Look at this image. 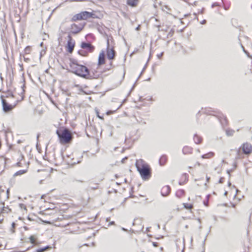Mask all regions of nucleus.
Instances as JSON below:
<instances>
[{"instance_id":"59","label":"nucleus","mask_w":252,"mask_h":252,"mask_svg":"<svg viewBox=\"0 0 252 252\" xmlns=\"http://www.w3.org/2000/svg\"><path fill=\"white\" fill-rule=\"evenodd\" d=\"M204 10V8H203V9H202V10H201V13H203Z\"/></svg>"},{"instance_id":"54","label":"nucleus","mask_w":252,"mask_h":252,"mask_svg":"<svg viewBox=\"0 0 252 252\" xmlns=\"http://www.w3.org/2000/svg\"><path fill=\"white\" fill-rule=\"evenodd\" d=\"M39 136H40V134L38 133L37 134V141H38V139H39Z\"/></svg>"},{"instance_id":"14","label":"nucleus","mask_w":252,"mask_h":252,"mask_svg":"<svg viewBox=\"0 0 252 252\" xmlns=\"http://www.w3.org/2000/svg\"><path fill=\"white\" fill-rule=\"evenodd\" d=\"M171 191V188L169 186H164L161 189V194L163 196H168Z\"/></svg>"},{"instance_id":"43","label":"nucleus","mask_w":252,"mask_h":252,"mask_svg":"<svg viewBox=\"0 0 252 252\" xmlns=\"http://www.w3.org/2000/svg\"><path fill=\"white\" fill-rule=\"evenodd\" d=\"M96 113H97V117H98L99 118H100V119H103V117H101V116H100V115H99V114H98V111H97V112H96Z\"/></svg>"},{"instance_id":"64","label":"nucleus","mask_w":252,"mask_h":252,"mask_svg":"<svg viewBox=\"0 0 252 252\" xmlns=\"http://www.w3.org/2000/svg\"><path fill=\"white\" fill-rule=\"evenodd\" d=\"M125 183H126L127 182V180L126 179H125Z\"/></svg>"},{"instance_id":"15","label":"nucleus","mask_w":252,"mask_h":252,"mask_svg":"<svg viewBox=\"0 0 252 252\" xmlns=\"http://www.w3.org/2000/svg\"><path fill=\"white\" fill-rule=\"evenodd\" d=\"M188 177L189 176L187 174L184 173L182 175L180 181H179V184L180 185H183L185 184L187 181H188Z\"/></svg>"},{"instance_id":"12","label":"nucleus","mask_w":252,"mask_h":252,"mask_svg":"<svg viewBox=\"0 0 252 252\" xmlns=\"http://www.w3.org/2000/svg\"><path fill=\"white\" fill-rule=\"evenodd\" d=\"M2 104L3 109L4 112H9L16 105L15 104L14 105L9 104L6 100L2 98Z\"/></svg>"},{"instance_id":"45","label":"nucleus","mask_w":252,"mask_h":252,"mask_svg":"<svg viewBox=\"0 0 252 252\" xmlns=\"http://www.w3.org/2000/svg\"><path fill=\"white\" fill-rule=\"evenodd\" d=\"M201 24H205L206 23V20H203L202 22L200 23Z\"/></svg>"},{"instance_id":"53","label":"nucleus","mask_w":252,"mask_h":252,"mask_svg":"<svg viewBox=\"0 0 252 252\" xmlns=\"http://www.w3.org/2000/svg\"><path fill=\"white\" fill-rule=\"evenodd\" d=\"M15 223L14 222H13L12 223V226L13 228H14L15 227Z\"/></svg>"},{"instance_id":"19","label":"nucleus","mask_w":252,"mask_h":252,"mask_svg":"<svg viewBox=\"0 0 252 252\" xmlns=\"http://www.w3.org/2000/svg\"><path fill=\"white\" fill-rule=\"evenodd\" d=\"M215 154L214 152H210L206 154H204L201 156V158H210L213 157H214Z\"/></svg>"},{"instance_id":"46","label":"nucleus","mask_w":252,"mask_h":252,"mask_svg":"<svg viewBox=\"0 0 252 252\" xmlns=\"http://www.w3.org/2000/svg\"><path fill=\"white\" fill-rule=\"evenodd\" d=\"M114 111H109L107 112V115H110V114H111L113 113Z\"/></svg>"},{"instance_id":"35","label":"nucleus","mask_w":252,"mask_h":252,"mask_svg":"<svg viewBox=\"0 0 252 252\" xmlns=\"http://www.w3.org/2000/svg\"><path fill=\"white\" fill-rule=\"evenodd\" d=\"M224 178L223 177H221L220 179V180H219V183H223L224 182Z\"/></svg>"},{"instance_id":"40","label":"nucleus","mask_w":252,"mask_h":252,"mask_svg":"<svg viewBox=\"0 0 252 252\" xmlns=\"http://www.w3.org/2000/svg\"><path fill=\"white\" fill-rule=\"evenodd\" d=\"M127 159V157H125V158H123L122 159V160L121 162H122V163H125V162L126 160Z\"/></svg>"},{"instance_id":"17","label":"nucleus","mask_w":252,"mask_h":252,"mask_svg":"<svg viewBox=\"0 0 252 252\" xmlns=\"http://www.w3.org/2000/svg\"><path fill=\"white\" fill-rule=\"evenodd\" d=\"M193 151V149L189 146H186L183 148L182 152L184 155L191 154Z\"/></svg>"},{"instance_id":"47","label":"nucleus","mask_w":252,"mask_h":252,"mask_svg":"<svg viewBox=\"0 0 252 252\" xmlns=\"http://www.w3.org/2000/svg\"><path fill=\"white\" fill-rule=\"evenodd\" d=\"M232 171V170H228L227 173L230 176V172Z\"/></svg>"},{"instance_id":"56","label":"nucleus","mask_w":252,"mask_h":252,"mask_svg":"<svg viewBox=\"0 0 252 252\" xmlns=\"http://www.w3.org/2000/svg\"><path fill=\"white\" fill-rule=\"evenodd\" d=\"M93 36V34H92L90 33V34H87L86 36H87V37H88V36Z\"/></svg>"},{"instance_id":"11","label":"nucleus","mask_w":252,"mask_h":252,"mask_svg":"<svg viewBox=\"0 0 252 252\" xmlns=\"http://www.w3.org/2000/svg\"><path fill=\"white\" fill-rule=\"evenodd\" d=\"M242 149L244 154L248 155L252 152V146L249 143H246L243 144L240 149Z\"/></svg>"},{"instance_id":"49","label":"nucleus","mask_w":252,"mask_h":252,"mask_svg":"<svg viewBox=\"0 0 252 252\" xmlns=\"http://www.w3.org/2000/svg\"><path fill=\"white\" fill-rule=\"evenodd\" d=\"M158 31H167V29H162L160 30L159 29H158Z\"/></svg>"},{"instance_id":"5","label":"nucleus","mask_w":252,"mask_h":252,"mask_svg":"<svg viewBox=\"0 0 252 252\" xmlns=\"http://www.w3.org/2000/svg\"><path fill=\"white\" fill-rule=\"evenodd\" d=\"M95 14L93 12L88 11H82L79 13L74 15L71 18V22H76L80 20H87L90 18H95Z\"/></svg>"},{"instance_id":"63","label":"nucleus","mask_w":252,"mask_h":252,"mask_svg":"<svg viewBox=\"0 0 252 252\" xmlns=\"http://www.w3.org/2000/svg\"><path fill=\"white\" fill-rule=\"evenodd\" d=\"M122 229H123V230H124V231H126V230L125 228H122Z\"/></svg>"},{"instance_id":"42","label":"nucleus","mask_w":252,"mask_h":252,"mask_svg":"<svg viewBox=\"0 0 252 252\" xmlns=\"http://www.w3.org/2000/svg\"><path fill=\"white\" fill-rule=\"evenodd\" d=\"M25 87V84H23L22 86V91H23V92L22 93H24L25 92V89H24V88Z\"/></svg>"},{"instance_id":"39","label":"nucleus","mask_w":252,"mask_h":252,"mask_svg":"<svg viewBox=\"0 0 252 252\" xmlns=\"http://www.w3.org/2000/svg\"><path fill=\"white\" fill-rule=\"evenodd\" d=\"M112 65H113V63H112V62H111L110 63L109 67H108V68H107V69H107V70H109V69H110L111 68V67H112Z\"/></svg>"},{"instance_id":"8","label":"nucleus","mask_w":252,"mask_h":252,"mask_svg":"<svg viewBox=\"0 0 252 252\" xmlns=\"http://www.w3.org/2000/svg\"><path fill=\"white\" fill-rule=\"evenodd\" d=\"M67 38L68 39L66 46V47L67 48V51L69 53H71L74 48L75 41L72 39L70 34L68 35Z\"/></svg>"},{"instance_id":"25","label":"nucleus","mask_w":252,"mask_h":252,"mask_svg":"<svg viewBox=\"0 0 252 252\" xmlns=\"http://www.w3.org/2000/svg\"><path fill=\"white\" fill-rule=\"evenodd\" d=\"M50 248H51V247L48 246L45 247L43 248L38 249L35 251V252H44V251H45L47 250H48Z\"/></svg>"},{"instance_id":"27","label":"nucleus","mask_w":252,"mask_h":252,"mask_svg":"<svg viewBox=\"0 0 252 252\" xmlns=\"http://www.w3.org/2000/svg\"><path fill=\"white\" fill-rule=\"evenodd\" d=\"M31 51V47L30 46H27L24 50V53L25 54H29Z\"/></svg>"},{"instance_id":"37","label":"nucleus","mask_w":252,"mask_h":252,"mask_svg":"<svg viewBox=\"0 0 252 252\" xmlns=\"http://www.w3.org/2000/svg\"><path fill=\"white\" fill-rule=\"evenodd\" d=\"M163 53L162 52L160 54H158L157 55V57L158 58V59H160L161 57L163 56Z\"/></svg>"},{"instance_id":"50","label":"nucleus","mask_w":252,"mask_h":252,"mask_svg":"<svg viewBox=\"0 0 252 252\" xmlns=\"http://www.w3.org/2000/svg\"><path fill=\"white\" fill-rule=\"evenodd\" d=\"M210 177H206V180H207V182H209V180H210Z\"/></svg>"},{"instance_id":"61","label":"nucleus","mask_w":252,"mask_h":252,"mask_svg":"<svg viewBox=\"0 0 252 252\" xmlns=\"http://www.w3.org/2000/svg\"><path fill=\"white\" fill-rule=\"evenodd\" d=\"M196 164L198 165V166L200 165V163L198 162L196 163Z\"/></svg>"},{"instance_id":"7","label":"nucleus","mask_w":252,"mask_h":252,"mask_svg":"<svg viewBox=\"0 0 252 252\" xmlns=\"http://www.w3.org/2000/svg\"><path fill=\"white\" fill-rule=\"evenodd\" d=\"M86 24L85 22L80 23L78 24L75 23L71 24L70 27V33L74 34L79 33L83 29Z\"/></svg>"},{"instance_id":"38","label":"nucleus","mask_w":252,"mask_h":252,"mask_svg":"<svg viewBox=\"0 0 252 252\" xmlns=\"http://www.w3.org/2000/svg\"><path fill=\"white\" fill-rule=\"evenodd\" d=\"M19 65L20 67V71H23V70H24L23 64L22 63H19Z\"/></svg>"},{"instance_id":"31","label":"nucleus","mask_w":252,"mask_h":252,"mask_svg":"<svg viewBox=\"0 0 252 252\" xmlns=\"http://www.w3.org/2000/svg\"><path fill=\"white\" fill-rule=\"evenodd\" d=\"M209 196H210V195H207V199H208V198H209ZM203 203H204V204L205 206H207L208 205V200H204V201H203Z\"/></svg>"},{"instance_id":"57","label":"nucleus","mask_w":252,"mask_h":252,"mask_svg":"<svg viewBox=\"0 0 252 252\" xmlns=\"http://www.w3.org/2000/svg\"><path fill=\"white\" fill-rule=\"evenodd\" d=\"M135 84H134V85L133 86V87H132L131 88V91L134 89V88L135 87Z\"/></svg>"},{"instance_id":"33","label":"nucleus","mask_w":252,"mask_h":252,"mask_svg":"<svg viewBox=\"0 0 252 252\" xmlns=\"http://www.w3.org/2000/svg\"><path fill=\"white\" fill-rule=\"evenodd\" d=\"M10 96L13 97V95L12 94L11 92H8L6 95V97H9Z\"/></svg>"},{"instance_id":"52","label":"nucleus","mask_w":252,"mask_h":252,"mask_svg":"<svg viewBox=\"0 0 252 252\" xmlns=\"http://www.w3.org/2000/svg\"><path fill=\"white\" fill-rule=\"evenodd\" d=\"M146 67V65L144 66V68L143 69V70H142V72L141 73V74H142V73L144 72V70H145Z\"/></svg>"},{"instance_id":"13","label":"nucleus","mask_w":252,"mask_h":252,"mask_svg":"<svg viewBox=\"0 0 252 252\" xmlns=\"http://www.w3.org/2000/svg\"><path fill=\"white\" fill-rule=\"evenodd\" d=\"M105 61V52L104 51H102L100 53V54L99 55V57H98L97 66V69H99V66L101 65L104 64Z\"/></svg>"},{"instance_id":"4","label":"nucleus","mask_w":252,"mask_h":252,"mask_svg":"<svg viewBox=\"0 0 252 252\" xmlns=\"http://www.w3.org/2000/svg\"><path fill=\"white\" fill-rule=\"evenodd\" d=\"M56 133L62 144L64 145L70 143L72 140L73 136L70 131L67 128H64L62 132H60L59 130H57Z\"/></svg>"},{"instance_id":"34","label":"nucleus","mask_w":252,"mask_h":252,"mask_svg":"<svg viewBox=\"0 0 252 252\" xmlns=\"http://www.w3.org/2000/svg\"><path fill=\"white\" fill-rule=\"evenodd\" d=\"M244 52L245 53V54L247 55V56L249 58H252V56L250 55V54H249V53L247 51L244 50Z\"/></svg>"},{"instance_id":"6","label":"nucleus","mask_w":252,"mask_h":252,"mask_svg":"<svg viewBox=\"0 0 252 252\" xmlns=\"http://www.w3.org/2000/svg\"><path fill=\"white\" fill-rule=\"evenodd\" d=\"M107 58L109 60H113L116 56V52L114 47V40L111 36H108L107 39Z\"/></svg>"},{"instance_id":"1","label":"nucleus","mask_w":252,"mask_h":252,"mask_svg":"<svg viewBox=\"0 0 252 252\" xmlns=\"http://www.w3.org/2000/svg\"><path fill=\"white\" fill-rule=\"evenodd\" d=\"M70 61V67L72 72L85 79L91 77L89 73V68L86 66L79 64L75 60L71 59Z\"/></svg>"},{"instance_id":"24","label":"nucleus","mask_w":252,"mask_h":252,"mask_svg":"<svg viewBox=\"0 0 252 252\" xmlns=\"http://www.w3.org/2000/svg\"><path fill=\"white\" fill-rule=\"evenodd\" d=\"M89 53L83 49L78 51L79 54L82 56H87Z\"/></svg>"},{"instance_id":"3","label":"nucleus","mask_w":252,"mask_h":252,"mask_svg":"<svg viewBox=\"0 0 252 252\" xmlns=\"http://www.w3.org/2000/svg\"><path fill=\"white\" fill-rule=\"evenodd\" d=\"M200 113L215 116L218 118L222 126H225L227 125L228 121L226 116H224L219 111H216L212 108H205L204 109L202 108L201 111H199L197 113V115Z\"/></svg>"},{"instance_id":"36","label":"nucleus","mask_w":252,"mask_h":252,"mask_svg":"<svg viewBox=\"0 0 252 252\" xmlns=\"http://www.w3.org/2000/svg\"><path fill=\"white\" fill-rule=\"evenodd\" d=\"M19 206H20V208L22 209H23V208H24V209H26V207L24 204H20Z\"/></svg>"},{"instance_id":"23","label":"nucleus","mask_w":252,"mask_h":252,"mask_svg":"<svg viewBox=\"0 0 252 252\" xmlns=\"http://www.w3.org/2000/svg\"><path fill=\"white\" fill-rule=\"evenodd\" d=\"M36 237L34 235H32L30 237V242L35 245H38V243L36 242Z\"/></svg>"},{"instance_id":"2","label":"nucleus","mask_w":252,"mask_h":252,"mask_svg":"<svg viewBox=\"0 0 252 252\" xmlns=\"http://www.w3.org/2000/svg\"><path fill=\"white\" fill-rule=\"evenodd\" d=\"M135 166L143 180H148L151 177L150 167L143 159L136 160Z\"/></svg>"},{"instance_id":"29","label":"nucleus","mask_w":252,"mask_h":252,"mask_svg":"<svg viewBox=\"0 0 252 252\" xmlns=\"http://www.w3.org/2000/svg\"><path fill=\"white\" fill-rule=\"evenodd\" d=\"M25 172H26V170H19V171L16 172L15 173L14 176L20 175H22V174L25 173Z\"/></svg>"},{"instance_id":"62","label":"nucleus","mask_w":252,"mask_h":252,"mask_svg":"<svg viewBox=\"0 0 252 252\" xmlns=\"http://www.w3.org/2000/svg\"><path fill=\"white\" fill-rule=\"evenodd\" d=\"M240 150L238 151V156H239Z\"/></svg>"},{"instance_id":"22","label":"nucleus","mask_w":252,"mask_h":252,"mask_svg":"<svg viewBox=\"0 0 252 252\" xmlns=\"http://www.w3.org/2000/svg\"><path fill=\"white\" fill-rule=\"evenodd\" d=\"M185 194V191L183 189H179L176 192V196L180 198L184 196Z\"/></svg>"},{"instance_id":"20","label":"nucleus","mask_w":252,"mask_h":252,"mask_svg":"<svg viewBox=\"0 0 252 252\" xmlns=\"http://www.w3.org/2000/svg\"><path fill=\"white\" fill-rule=\"evenodd\" d=\"M223 3V8L225 10H228L230 6L231 3L230 1H227L226 0H221Z\"/></svg>"},{"instance_id":"28","label":"nucleus","mask_w":252,"mask_h":252,"mask_svg":"<svg viewBox=\"0 0 252 252\" xmlns=\"http://www.w3.org/2000/svg\"><path fill=\"white\" fill-rule=\"evenodd\" d=\"M183 205H184V207L186 209H190L192 208V207H193L192 205L190 204L184 203Z\"/></svg>"},{"instance_id":"18","label":"nucleus","mask_w":252,"mask_h":252,"mask_svg":"<svg viewBox=\"0 0 252 252\" xmlns=\"http://www.w3.org/2000/svg\"><path fill=\"white\" fill-rule=\"evenodd\" d=\"M193 140L195 143L199 144L202 143L203 138L201 136L197 134H195L193 136Z\"/></svg>"},{"instance_id":"41","label":"nucleus","mask_w":252,"mask_h":252,"mask_svg":"<svg viewBox=\"0 0 252 252\" xmlns=\"http://www.w3.org/2000/svg\"><path fill=\"white\" fill-rule=\"evenodd\" d=\"M23 58L25 62H28L30 61V59L28 58H26L25 57L23 56Z\"/></svg>"},{"instance_id":"21","label":"nucleus","mask_w":252,"mask_h":252,"mask_svg":"<svg viewBox=\"0 0 252 252\" xmlns=\"http://www.w3.org/2000/svg\"><path fill=\"white\" fill-rule=\"evenodd\" d=\"M138 0H127V3L128 5L131 6H135L137 5Z\"/></svg>"},{"instance_id":"48","label":"nucleus","mask_w":252,"mask_h":252,"mask_svg":"<svg viewBox=\"0 0 252 252\" xmlns=\"http://www.w3.org/2000/svg\"><path fill=\"white\" fill-rule=\"evenodd\" d=\"M153 245H154L155 247H157V246H158L157 243H156V242H154V243H153Z\"/></svg>"},{"instance_id":"10","label":"nucleus","mask_w":252,"mask_h":252,"mask_svg":"<svg viewBox=\"0 0 252 252\" xmlns=\"http://www.w3.org/2000/svg\"><path fill=\"white\" fill-rule=\"evenodd\" d=\"M81 47L82 49L90 53H92L95 49L94 47L91 43L85 42L81 43Z\"/></svg>"},{"instance_id":"44","label":"nucleus","mask_w":252,"mask_h":252,"mask_svg":"<svg viewBox=\"0 0 252 252\" xmlns=\"http://www.w3.org/2000/svg\"><path fill=\"white\" fill-rule=\"evenodd\" d=\"M98 189V186H96L95 187H91V189Z\"/></svg>"},{"instance_id":"51","label":"nucleus","mask_w":252,"mask_h":252,"mask_svg":"<svg viewBox=\"0 0 252 252\" xmlns=\"http://www.w3.org/2000/svg\"><path fill=\"white\" fill-rule=\"evenodd\" d=\"M115 224V222H114V221H111V222L109 223V225H112V224Z\"/></svg>"},{"instance_id":"16","label":"nucleus","mask_w":252,"mask_h":252,"mask_svg":"<svg viewBox=\"0 0 252 252\" xmlns=\"http://www.w3.org/2000/svg\"><path fill=\"white\" fill-rule=\"evenodd\" d=\"M168 159L167 156L165 155H163L161 156L159 159V164L160 166H164Z\"/></svg>"},{"instance_id":"32","label":"nucleus","mask_w":252,"mask_h":252,"mask_svg":"<svg viewBox=\"0 0 252 252\" xmlns=\"http://www.w3.org/2000/svg\"><path fill=\"white\" fill-rule=\"evenodd\" d=\"M173 33H174V31L171 30L170 31V32L168 33V35L167 36V38H168L169 36L171 37L173 35Z\"/></svg>"},{"instance_id":"30","label":"nucleus","mask_w":252,"mask_h":252,"mask_svg":"<svg viewBox=\"0 0 252 252\" xmlns=\"http://www.w3.org/2000/svg\"><path fill=\"white\" fill-rule=\"evenodd\" d=\"M220 6L221 5H220V4L219 2H214V3H213L212 4V8H214L215 6Z\"/></svg>"},{"instance_id":"26","label":"nucleus","mask_w":252,"mask_h":252,"mask_svg":"<svg viewBox=\"0 0 252 252\" xmlns=\"http://www.w3.org/2000/svg\"><path fill=\"white\" fill-rule=\"evenodd\" d=\"M234 132V130L230 129H228L226 130V133L228 136H232L233 135Z\"/></svg>"},{"instance_id":"55","label":"nucleus","mask_w":252,"mask_h":252,"mask_svg":"<svg viewBox=\"0 0 252 252\" xmlns=\"http://www.w3.org/2000/svg\"><path fill=\"white\" fill-rule=\"evenodd\" d=\"M140 29V25H139L136 28V30L138 31Z\"/></svg>"},{"instance_id":"58","label":"nucleus","mask_w":252,"mask_h":252,"mask_svg":"<svg viewBox=\"0 0 252 252\" xmlns=\"http://www.w3.org/2000/svg\"><path fill=\"white\" fill-rule=\"evenodd\" d=\"M241 47H242V48H243V51H244V50H246L245 49V48H244V47L242 45H241Z\"/></svg>"},{"instance_id":"60","label":"nucleus","mask_w":252,"mask_h":252,"mask_svg":"<svg viewBox=\"0 0 252 252\" xmlns=\"http://www.w3.org/2000/svg\"><path fill=\"white\" fill-rule=\"evenodd\" d=\"M134 197V195H130L129 197H131V198H132Z\"/></svg>"},{"instance_id":"9","label":"nucleus","mask_w":252,"mask_h":252,"mask_svg":"<svg viewBox=\"0 0 252 252\" xmlns=\"http://www.w3.org/2000/svg\"><path fill=\"white\" fill-rule=\"evenodd\" d=\"M96 68L95 69H91L90 70L89 69V73L90 74L91 77L87 78L88 79H96L98 78L100 75L103 72L101 71H98Z\"/></svg>"}]
</instances>
